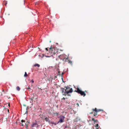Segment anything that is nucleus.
Here are the masks:
<instances>
[{
	"label": "nucleus",
	"instance_id": "f03ea898",
	"mask_svg": "<svg viewBox=\"0 0 129 129\" xmlns=\"http://www.w3.org/2000/svg\"><path fill=\"white\" fill-rule=\"evenodd\" d=\"M48 51L52 55H54L57 52V49L56 48H52V46L49 48Z\"/></svg>",
	"mask_w": 129,
	"mask_h": 129
},
{
	"label": "nucleus",
	"instance_id": "1a4fd4ad",
	"mask_svg": "<svg viewBox=\"0 0 129 129\" xmlns=\"http://www.w3.org/2000/svg\"><path fill=\"white\" fill-rule=\"evenodd\" d=\"M64 89L63 88H60V91H61V92L62 94L63 95H64V94H63V93L64 92Z\"/></svg>",
	"mask_w": 129,
	"mask_h": 129
},
{
	"label": "nucleus",
	"instance_id": "9b49d317",
	"mask_svg": "<svg viewBox=\"0 0 129 129\" xmlns=\"http://www.w3.org/2000/svg\"><path fill=\"white\" fill-rule=\"evenodd\" d=\"M37 66L38 67H40V65L38 64H36L34 65L35 67Z\"/></svg>",
	"mask_w": 129,
	"mask_h": 129
},
{
	"label": "nucleus",
	"instance_id": "412c9836",
	"mask_svg": "<svg viewBox=\"0 0 129 129\" xmlns=\"http://www.w3.org/2000/svg\"><path fill=\"white\" fill-rule=\"evenodd\" d=\"M31 82H32V83H34V80H31Z\"/></svg>",
	"mask_w": 129,
	"mask_h": 129
},
{
	"label": "nucleus",
	"instance_id": "393cba45",
	"mask_svg": "<svg viewBox=\"0 0 129 129\" xmlns=\"http://www.w3.org/2000/svg\"><path fill=\"white\" fill-rule=\"evenodd\" d=\"M95 116V117L96 118H97L98 116V115H97V116Z\"/></svg>",
	"mask_w": 129,
	"mask_h": 129
},
{
	"label": "nucleus",
	"instance_id": "20e7f679",
	"mask_svg": "<svg viewBox=\"0 0 129 129\" xmlns=\"http://www.w3.org/2000/svg\"><path fill=\"white\" fill-rule=\"evenodd\" d=\"M29 99L30 101V103H33L34 102H37V98H34V93H33L31 95V96L30 97Z\"/></svg>",
	"mask_w": 129,
	"mask_h": 129
},
{
	"label": "nucleus",
	"instance_id": "0eeeda50",
	"mask_svg": "<svg viewBox=\"0 0 129 129\" xmlns=\"http://www.w3.org/2000/svg\"><path fill=\"white\" fill-rule=\"evenodd\" d=\"M92 120L94 121V124L99 123L97 119L96 120L94 118H92Z\"/></svg>",
	"mask_w": 129,
	"mask_h": 129
},
{
	"label": "nucleus",
	"instance_id": "473e14b6",
	"mask_svg": "<svg viewBox=\"0 0 129 129\" xmlns=\"http://www.w3.org/2000/svg\"><path fill=\"white\" fill-rule=\"evenodd\" d=\"M50 43L51 42V41H50Z\"/></svg>",
	"mask_w": 129,
	"mask_h": 129
},
{
	"label": "nucleus",
	"instance_id": "f704fd0d",
	"mask_svg": "<svg viewBox=\"0 0 129 129\" xmlns=\"http://www.w3.org/2000/svg\"><path fill=\"white\" fill-rule=\"evenodd\" d=\"M43 57V56H42V57Z\"/></svg>",
	"mask_w": 129,
	"mask_h": 129
},
{
	"label": "nucleus",
	"instance_id": "4468645a",
	"mask_svg": "<svg viewBox=\"0 0 129 129\" xmlns=\"http://www.w3.org/2000/svg\"><path fill=\"white\" fill-rule=\"evenodd\" d=\"M27 76H28V75L27 74L26 72H25V74L24 75V76L26 77Z\"/></svg>",
	"mask_w": 129,
	"mask_h": 129
},
{
	"label": "nucleus",
	"instance_id": "39448f33",
	"mask_svg": "<svg viewBox=\"0 0 129 129\" xmlns=\"http://www.w3.org/2000/svg\"><path fill=\"white\" fill-rule=\"evenodd\" d=\"M59 121L58 122L57 124L59 123H61L63 122L64 121L65 117L64 116L61 115L59 117Z\"/></svg>",
	"mask_w": 129,
	"mask_h": 129
},
{
	"label": "nucleus",
	"instance_id": "bb28decb",
	"mask_svg": "<svg viewBox=\"0 0 129 129\" xmlns=\"http://www.w3.org/2000/svg\"><path fill=\"white\" fill-rule=\"evenodd\" d=\"M8 105L9 107H10V104L9 103Z\"/></svg>",
	"mask_w": 129,
	"mask_h": 129
},
{
	"label": "nucleus",
	"instance_id": "c85d7f7f",
	"mask_svg": "<svg viewBox=\"0 0 129 129\" xmlns=\"http://www.w3.org/2000/svg\"><path fill=\"white\" fill-rule=\"evenodd\" d=\"M49 114H51V112H49Z\"/></svg>",
	"mask_w": 129,
	"mask_h": 129
},
{
	"label": "nucleus",
	"instance_id": "6ab92c4d",
	"mask_svg": "<svg viewBox=\"0 0 129 129\" xmlns=\"http://www.w3.org/2000/svg\"><path fill=\"white\" fill-rule=\"evenodd\" d=\"M69 62V63H72V62L71 61L68 60Z\"/></svg>",
	"mask_w": 129,
	"mask_h": 129
},
{
	"label": "nucleus",
	"instance_id": "cd10ccee",
	"mask_svg": "<svg viewBox=\"0 0 129 129\" xmlns=\"http://www.w3.org/2000/svg\"><path fill=\"white\" fill-rule=\"evenodd\" d=\"M62 99H64V100H65L66 99V98H63Z\"/></svg>",
	"mask_w": 129,
	"mask_h": 129
},
{
	"label": "nucleus",
	"instance_id": "2f4dec72",
	"mask_svg": "<svg viewBox=\"0 0 129 129\" xmlns=\"http://www.w3.org/2000/svg\"><path fill=\"white\" fill-rule=\"evenodd\" d=\"M6 4H7V3H6V4H5L6 5Z\"/></svg>",
	"mask_w": 129,
	"mask_h": 129
},
{
	"label": "nucleus",
	"instance_id": "b1692460",
	"mask_svg": "<svg viewBox=\"0 0 129 129\" xmlns=\"http://www.w3.org/2000/svg\"><path fill=\"white\" fill-rule=\"evenodd\" d=\"M27 108L26 109V110H27ZM27 111H26L25 112V113L26 114H27Z\"/></svg>",
	"mask_w": 129,
	"mask_h": 129
},
{
	"label": "nucleus",
	"instance_id": "7c9ffc66",
	"mask_svg": "<svg viewBox=\"0 0 129 129\" xmlns=\"http://www.w3.org/2000/svg\"><path fill=\"white\" fill-rule=\"evenodd\" d=\"M66 103H67L68 102H66Z\"/></svg>",
	"mask_w": 129,
	"mask_h": 129
},
{
	"label": "nucleus",
	"instance_id": "dca6fc26",
	"mask_svg": "<svg viewBox=\"0 0 129 129\" xmlns=\"http://www.w3.org/2000/svg\"><path fill=\"white\" fill-rule=\"evenodd\" d=\"M27 89L29 90L31 92V91H32V90L31 89V88L29 87L27 88Z\"/></svg>",
	"mask_w": 129,
	"mask_h": 129
},
{
	"label": "nucleus",
	"instance_id": "a878e982",
	"mask_svg": "<svg viewBox=\"0 0 129 129\" xmlns=\"http://www.w3.org/2000/svg\"><path fill=\"white\" fill-rule=\"evenodd\" d=\"M58 113H56V115H58Z\"/></svg>",
	"mask_w": 129,
	"mask_h": 129
},
{
	"label": "nucleus",
	"instance_id": "e433bc0d",
	"mask_svg": "<svg viewBox=\"0 0 129 129\" xmlns=\"http://www.w3.org/2000/svg\"><path fill=\"white\" fill-rule=\"evenodd\" d=\"M70 109H72V108H70Z\"/></svg>",
	"mask_w": 129,
	"mask_h": 129
},
{
	"label": "nucleus",
	"instance_id": "5701e85b",
	"mask_svg": "<svg viewBox=\"0 0 129 129\" xmlns=\"http://www.w3.org/2000/svg\"><path fill=\"white\" fill-rule=\"evenodd\" d=\"M45 49L47 51H48L47 48H46Z\"/></svg>",
	"mask_w": 129,
	"mask_h": 129
},
{
	"label": "nucleus",
	"instance_id": "6e6552de",
	"mask_svg": "<svg viewBox=\"0 0 129 129\" xmlns=\"http://www.w3.org/2000/svg\"><path fill=\"white\" fill-rule=\"evenodd\" d=\"M38 124L36 123H33L31 125V127H38Z\"/></svg>",
	"mask_w": 129,
	"mask_h": 129
},
{
	"label": "nucleus",
	"instance_id": "7ed1b4c3",
	"mask_svg": "<svg viewBox=\"0 0 129 129\" xmlns=\"http://www.w3.org/2000/svg\"><path fill=\"white\" fill-rule=\"evenodd\" d=\"M73 90L72 88H70L69 87H66V89L65 90L64 93V95L66 96L67 94L70 93H71Z\"/></svg>",
	"mask_w": 129,
	"mask_h": 129
},
{
	"label": "nucleus",
	"instance_id": "f8f14e48",
	"mask_svg": "<svg viewBox=\"0 0 129 129\" xmlns=\"http://www.w3.org/2000/svg\"><path fill=\"white\" fill-rule=\"evenodd\" d=\"M44 119H45V121H48L49 120V118H47V117H46V118H45Z\"/></svg>",
	"mask_w": 129,
	"mask_h": 129
},
{
	"label": "nucleus",
	"instance_id": "c756f323",
	"mask_svg": "<svg viewBox=\"0 0 129 129\" xmlns=\"http://www.w3.org/2000/svg\"><path fill=\"white\" fill-rule=\"evenodd\" d=\"M28 126L27 125H26V127L27 128V127Z\"/></svg>",
	"mask_w": 129,
	"mask_h": 129
},
{
	"label": "nucleus",
	"instance_id": "423d86ee",
	"mask_svg": "<svg viewBox=\"0 0 129 129\" xmlns=\"http://www.w3.org/2000/svg\"><path fill=\"white\" fill-rule=\"evenodd\" d=\"M92 112L89 113L90 114H93V116H96L98 115V112L96 111V108H95L92 109Z\"/></svg>",
	"mask_w": 129,
	"mask_h": 129
},
{
	"label": "nucleus",
	"instance_id": "f3484780",
	"mask_svg": "<svg viewBox=\"0 0 129 129\" xmlns=\"http://www.w3.org/2000/svg\"><path fill=\"white\" fill-rule=\"evenodd\" d=\"M21 125L22 126H24L25 125H26V124L25 123H24V124L23 123H21Z\"/></svg>",
	"mask_w": 129,
	"mask_h": 129
},
{
	"label": "nucleus",
	"instance_id": "ddd939ff",
	"mask_svg": "<svg viewBox=\"0 0 129 129\" xmlns=\"http://www.w3.org/2000/svg\"><path fill=\"white\" fill-rule=\"evenodd\" d=\"M79 126L78 125H77L75 127V129H79Z\"/></svg>",
	"mask_w": 129,
	"mask_h": 129
},
{
	"label": "nucleus",
	"instance_id": "aec40b11",
	"mask_svg": "<svg viewBox=\"0 0 129 129\" xmlns=\"http://www.w3.org/2000/svg\"><path fill=\"white\" fill-rule=\"evenodd\" d=\"M21 122H22V123H23V122H25V121L24 120H21Z\"/></svg>",
	"mask_w": 129,
	"mask_h": 129
},
{
	"label": "nucleus",
	"instance_id": "4be33fe9",
	"mask_svg": "<svg viewBox=\"0 0 129 129\" xmlns=\"http://www.w3.org/2000/svg\"><path fill=\"white\" fill-rule=\"evenodd\" d=\"M96 129H99V127H95Z\"/></svg>",
	"mask_w": 129,
	"mask_h": 129
},
{
	"label": "nucleus",
	"instance_id": "72a5a7b5",
	"mask_svg": "<svg viewBox=\"0 0 129 129\" xmlns=\"http://www.w3.org/2000/svg\"><path fill=\"white\" fill-rule=\"evenodd\" d=\"M77 105H78L79 106V104H78V103H77Z\"/></svg>",
	"mask_w": 129,
	"mask_h": 129
},
{
	"label": "nucleus",
	"instance_id": "f257e3e1",
	"mask_svg": "<svg viewBox=\"0 0 129 129\" xmlns=\"http://www.w3.org/2000/svg\"><path fill=\"white\" fill-rule=\"evenodd\" d=\"M76 90H75L74 91L75 92H76L78 93V94H80L82 96H84L86 95V94L85 93H87V91H85L84 92L82 91L78 87H77L76 88Z\"/></svg>",
	"mask_w": 129,
	"mask_h": 129
},
{
	"label": "nucleus",
	"instance_id": "2eb2a0df",
	"mask_svg": "<svg viewBox=\"0 0 129 129\" xmlns=\"http://www.w3.org/2000/svg\"><path fill=\"white\" fill-rule=\"evenodd\" d=\"M16 89L17 90L19 91L20 89V88L19 86H17L16 87Z\"/></svg>",
	"mask_w": 129,
	"mask_h": 129
},
{
	"label": "nucleus",
	"instance_id": "c9c22d12",
	"mask_svg": "<svg viewBox=\"0 0 129 129\" xmlns=\"http://www.w3.org/2000/svg\"><path fill=\"white\" fill-rule=\"evenodd\" d=\"M68 59V58H67V59Z\"/></svg>",
	"mask_w": 129,
	"mask_h": 129
},
{
	"label": "nucleus",
	"instance_id": "9d476101",
	"mask_svg": "<svg viewBox=\"0 0 129 129\" xmlns=\"http://www.w3.org/2000/svg\"><path fill=\"white\" fill-rule=\"evenodd\" d=\"M96 111H97V112H98L100 111H103V110L102 109H96Z\"/></svg>",
	"mask_w": 129,
	"mask_h": 129
},
{
	"label": "nucleus",
	"instance_id": "a211bd4d",
	"mask_svg": "<svg viewBox=\"0 0 129 129\" xmlns=\"http://www.w3.org/2000/svg\"><path fill=\"white\" fill-rule=\"evenodd\" d=\"M98 123L96 124H95V127H98L99 126V124H98Z\"/></svg>",
	"mask_w": 129,
	"mask_h": 129
}]
</instances>
